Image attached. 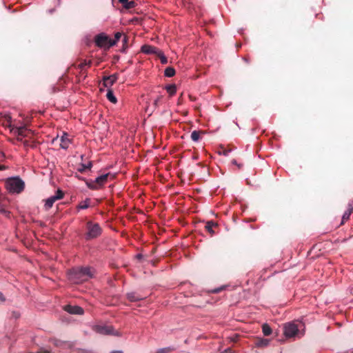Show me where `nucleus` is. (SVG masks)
Listing matches in <instances>:
<instances>
[{"mask_svg": "<svg viewBox=\"0 0 353 353\" xmlns=\"http://www.w3.org/2000/svg\"><path fill=\"white\" fill-rule=\"evenodd\" d=\"M172 351L170 347H165L159 349L157 353H170Z\"/></svg>", "mask_w": 353, "mask_h": 353, "instance_id": "obj_30", "label": "nucleus"}, {"mask_svg": "<svg viewBox=\"0 0 353 353\" xmlns=\"http://www.w3.org/2000/svg\"><path fill=\"white\" fill-rule=\"evenodd\" d=\"M127 40H128L127 37H125H125H123V43H126V42H127Z\"/></svg>", "mask_w": 353, "mask_h": 353, "instance_id": "obj_40", "label": "nucleus"}, {"mask_svg": "<svg viewBox=\"0 0 353 353\" xmlns=\"http://www.w3.org/2000/svg\"><path fill=\"white\" fill-rule=\"evenodd\" d=\"M94 272V270L90 267L77 268L70 270L68 278L74 283H80L92 278Z\"/></svg>", "mask_w": 353, "mask_h": 353, "instance_id": "obj_1", "label": "nucleus"}, {"mask_svg": "<svg viewBox=\"0 0 353 353\" xmlns=\"http://www.w3.org/2000/svg\"><path fill=\"white\" fill-rule=\"evenodd\" d=\"M24 183L19 178L8 179L6 183V189L10 192L19 193L24 189Z\"/></svg>", "mask_w": 353, "mask_h": 353, "instance_id": "obj_3", "label": "nucleus"}, {"mask_svg": "<svg viewBox=\"0 0 353 353\" xmlns=\"http://www.w3.org/2000/svg\"><path fill=\"white\" fill-rule=\"evenodd\" d=\"M353 211V205L352 204H349L347 210L344 212L342 217L341 224H343L344 222L347 221Z\"/></svg>", "mask_w": 353, "mask_h": 353, "instance_id": "obj_14", "label": "nucleus"}, {"mask_svg": "<svg viewBox=\"0 0 353 353\" xmlns=\"http://www.w3.org/2000/svg\"><path fill=\"white\" fill-rule=\"evenodd\" d=\"M128 1H129V0H119V1L121 4H123V6L124 4H125L126 3H128Z\"/></svg>", "mask_w": 353, "mask_h": 353, "instance_id": "obj_36", "label": "nucleus"}, {"mask_svg": "<svg viewBox=\"0 0 353 353\" xmlns=\"http://www.w3.org/2000/svg\"><path fill=\"white\" fill-rule=\"evenodd\" d=\"M222 353H232V350L231 348H227L225 350V351Z\"/></svg>", "mask_w": 353, "mask_h": 353, "instance_id": "obj_35", "label": "nucleus"}, {"mask_svg": "<svg viewBox=\"0 0 353 353\" xmlns=\"http://www.w3.org/2000/svg\"><path fill=\"white\" fill-rule=\"evenodd\" d=\"M112 353H123L121 351H113Z\"/></svg>", "mask_w": 353, "mask_h": 353, "instance_id": "obj_42", "label": "nucleus"}, {"mask_svg": "<svg viewBox=\"0 0 353 353\" xmlns=\"http://www.w3.org/2000/svg\"><path fill=\"white\" fill-rule=\"evenodd\" d=\"M94 42L96 46L99 48L108 49L115 45L114 41H110V38L104 33H101L95 36Z\"/></svg>", "mask_w": 353, "mask_h": 353, "instance_id": "obj_4", "label": "nucleus"}, {"mask_svg": "<svg viewBox=\"0 0 353 353\" xmlns=\"http://www.w3.org/2000/svg\"><path fill=\"white\" fill-rule=\"evenodd\" d=\"M0 213L3 214L6 216H9L10 212L7 211L4 206L0 203Z\"/></svg>", "mask_w": 353, "mask_h": 353, "instance_id": "obj_28", "label": "nucleus"}, {"mask_svg": "<svg viewBox=\"0 0 353 353\" xmlns=\"http://www.w3.org/2000/svg\"><path fill=\"white\" fill-rule=\"evenodd\" d=\"M5 169H6V166L5 165H0V170H3Z\"/></svg>", "mask_w": 353, "mask_h": 353, "instance_id": "obj_39", "label": "nucleus"}, {"mask_svg": "<svg viewBox=\"0 0 353 353\" xmlns=\"http://www.w3.org/2000/svg\"><path fill=\"white\" fill-rule=\"evenodd\" d=\"M70 142V141L68 139V135L66 134H64V135L62 136L61 138V148L63 149H67L69 147Z\"/></svg>", "mask_w": 353, "mask_h": 353, "instance_id": "obj_15", "label": "nucleus"}, {"mask_svg": "<svg viewBox=\"0 0 353 353\" xmlns=\"http://www.w3.org/2000/svg\"><path fill=\"white\" fill-rule=\"evenodd\" d=\"M299 332V328L294 322H289L284 325L283 333L285 337L291 338L295 336Z\"/></svg>", "mask_w": 353, "mask_h": 353, "instance_id": "obj_5", "label": "nucleus"}, {"mask_svg": "<svg viewBox=\"0 0 353 353\" xmlns=\"http://www.w3.org/2000/svg\"><path fill=\"white\" fill-rule=\"evenodd\" d=\"M127 299L131 302H137L143 299V297L136 292H132L126 294Z\"/></svg>", "mask_w": 353, "mask_h": 353, "instance_id": "obj_13", "label": "nucleus"}, {"mask_svg": "<svg viewBox=\"0 0 353 353\" xmlns=\"http://www.w3.org/2000/svg\"><path fill=\"white\" fill-rule=\"evenodd\" d=\"M108 176L109 174H102L98 176L94 181L87 182V185L90 189L97 190L107 182Z\"/></svg>", "mask_w": 353, "mask_h": 353, "instance_id": "obj_6", "label": "nucleus"}, {"mask_svg": "<svg viewBox=\"0 0 353 353\" xmlns=\"http://www.w3.org/2000/svg\"><path fill=\"white\" fill-rule=\"evenodd\" d=\"M157 56L161 60V63L162 64H166L168 63V59L167 57L164 55L163 52L160 50L159 52V53L157 54Z\"/></svg>", "mask_w": 353, "mask_h": 353, "instance_id": "obj_24", "label": "nucleus"}, {"mask_svg": "<svg viewBox=\"0 0 353 353\" xmlns=\"http://www.w3.org/2000/svg\"><path fill=\"white\" fill-rule=\"evenodd\" d=\"M117 74H114L108 77H104L103 79L104 86L107 88L112 86L114 83L117 81Z\"/></svg>", "mask_w": 353, "mask_h": 353, "instance_id": "obj_10", "label": "nucleus"}, {"mask_svg": "<svg viewBox=\"0 0 353 353\" xmlns=\"http://www.w3.org/2000/svg\"><path fill=\"white\" fill-rule=\"evenodd\" d=\"M222 290H223V288H215V289L212 290V292H213V293H218L220 291H221Z\"/></svg>", "mask_w": 353, "mask_h": 353, "instance_id": "obj_33", "label": "nucleus"}, {"mask_svg": "<svg viewBox=\"0 0 353 353\" xmlns=\"http://www.w3.org/2000/svg\"><path fill=\"white\" fill-rule=\"evenodd\" d=\"M141 256H142L141 254H138L137 255V258H141Z\"/></svg>", "mask_w": 353, "mask_h": 353, "instance_id": "obj_44", "label": "nucleus"}, {"mask_svg": "<svg viewBox=\"0 0 353 353\" xmlns=\"http://www.w3.org/2000/svg\"><path fill=\"white\" fill-rule=\"evenodd\" d=\"M136 6V3L134 1H128L125 4L123 5V7L127 9H131Z\"/></svg>", "mask_w": 353, "mask_h": 353, "instance_id": "obj_25", "label": "nucleus"}, {"mask_svg": "<svg viewBox=\"0 0 353 353\" xmlns=\"http://www.w3.org/2000/svg\"><path fill=\"white\" fill-rule=\"evenodd\" d=\"M232 164H236V161L235 160H234V159H233V160L232 161Z\"/></svg>", "mask_w": 353, "mask_h": 353, "instance_id": "obj_43", "label": "nucleus"}, {"mask_svg": "<svg viewBox=\"0 0 353 353\" xmlns=\"http://www.w3.org/2000/svg\"><path fill=\"white\" fill-rule=\"evenodd\" d=\"M262 331L265 336L270 335L272 332V328L267 323L263 325Z\"/></svg>", "mask_w": 353, "mask_h": 353, "instance_id": "obj_20", "label": "nucleus"}, {"mask_svg": "<svg viewBox=\"0 0 353 353\" xmlns=\"http://www.w3.org/2000/svg\"><path fill=\"white\" fill-rule=\"evenodd\" d=\"M107 99L112 103H116L117 100L112 90H108L106 94Z\"/></svg>", "mask_w": 353, "mask_h": 353, "instance_id": "obj_22", "label": "nucleus"}, {"mask_svg": "<svg viewBox=\"0 0 353 353\" xmlns=\"http://www.w3.org/2000/svg\"><path fill=\"white\" fill-rule=\"evenodd\" d=\"M22 137H18L17 136V140L19 141H22Z\"/></svg>", "mask_w": 353, "mask_h": 353, "instance_id": "obj_41", "label": "nucleus"}, {"mask_svg": "<svg viewBox=\"0 0 353 353\" xmlns=\"http://www.w3.org/2000/svg\"><path fill=\"white\" fill-rule=\"evenodd\" d=\"M164 74L165 77H172L175 74V70L172 67H168L165 70Z\"/></svg>", "mask_w": 353, "mask_h": 353, "instance_id": "obj_21", "label": "nucleus"}, {"mask_svg": "<svg viewBox=\"0 0 353 353\" xmlns=\"http://www.w3.org/2000/svg\"><path fill=\"white\" fill-rule=\"evenodd\" d=\"M92 64V61H86V60H83L78 65V67L80 68V69H83L84 66L85 65H88V66H90Z\"/></svg>", "mask_w": 353, "mask_h": 353, "instance_id": "obj_26", "label": "nucleus"}, {"mask_svg": "<svg viewBox=\"0 0 353 353\" xmlns=\"http://www.w3.org/2000/svg\"><path fill=\"white\" fill-rule=\"evenodd\" d=\"M122 36V34L119 32H116L114 34V39H110V41H114L115 42V44L118 42V41L121 39Z\"/></svg>", "mask_w": 353, "mask_h": 353, "instance_id": "obj_29", "label": "nucleus"}, {"mask_svg": "<svg viewBox=\"0 0 353 353\" xmlns=\"http://www.w3.org/2000/svg\"><path fill=\"white\" fill-rule=\"evenodd\" d=\"M77 352L78 353H92L91 351L90 350H85V349H81V348H78L77 349Z\"/></svg>", "mask_w": 353, "mask_h": 353, "instance_id": "obj_32", "label": "nucleus"}, {"mask_svg": "<svg viewBox=\"0 0 353 353\" xmlns=\"http://www.w3.org/2000/svg\"><path fill=\"white\" fill-rule=\"evenodd\" d=\"M87 169H90L92 167V162H90L88 165H86Z\"/></svg>", "mask_w": 353, "mask_h": 353, "instance_id": "obj_38", "label": "nucleus"}, {"mask_svg": "<svg viewBox=\"0 0 353 353\" xmlns=\"http://www.w3.org/2000/svg\"><path fill=\"white\" fill-rule=\"evenodd\" d=\"M86 170H87V167H86V165H85V164H81L77 169V170L81 173L84 172Z\"/></svg>", "mask_w": 353, "mask_h": 353, "instance_id": "obj_31", "label": "nucleus"}, {"mask_svg": "<svg viewBox=\"0 0 353 353\" xmlns=\"http://www.w3.org/2000/svg\"><path fill=\"white\" fill-rule=\"evenodd\" d=\"M63 196H64V193L61 190H58L57 191L55 195H54V196L56 198L57 200L61 199L63 197Z\"/></svg>", "mask_w": 353, "mask_h": 353, "instance_id": "obj_27", "label": "nucleus"}, {"mask_svg": "<svg viewBox=\"0 0 353 353\" xmlns=\"http://www.w3.org/2000/svg\"><path fill=\"white\" fill-rule=\"evenodd\" d=\"M87 232L85 234L86 240H91L99 236L102 232V229L99 223L88 221L86 223Z\"/></svg>", "mask_w": 353, "mask_h": 353, "instance_id": "obj_2", "label": "nucleus"}, {"mask_svg": "<svg viewBox=\"0 0 353 353\" xmlns=\"http://www.w3.org/2000/svg\"><path fill=\"white\" fill-rule=\"evenodd\" d=\"M90 199H86L85 201H81L79 205L77 206V208L79 209H81V210H84V209H87L89 208L90 206Z\"/></svg>", "mask_w": 353, "mask_h": 353, "instance_id": "obj_19", "label": "nucleus"}, {"mask_svg": "<svg viewBox=\"0 0 353 353\" xmlns=\"http://www.w3.org/2000/svg\"><path fill=\"white\" fill-rule=\"evenodd\" d=\"M159 51L160 50L157 48L150 45H143L141 47V52L148 54H154L157 55Z\"/></svg>", "mask_w": 353, "mask_h": 353, "instance_id": "obj_11", "label": "nucleus"}, {"mask_svg": "<svg viewBox=\"0 0 353 353\" xmlns=\"http://www.w3.org/2000/svg\"><path fill=\"white\" fill-rule=\"evenodd\" d=\"M270 342V340L268 339L256 338L254 341V344L256 347L264 348L269 345Z\"/></svg>", "mask_w": 353, "mask_h": 353, "instance_id": "obj_12", "label": "nucleus"}, {"mask_svg": "<svg viewBox=\"0 0 353 353\" xmlns=\"http://www.w3.org/2000/svg\"><path fill=\"white\" fill-rule=\"evenodd\" d=\"M214 226H216V223H214L212 221H208L207 222L205 228L211 235H213L214 234V232L212 228Z\"/></svg>", "mask_w": 353, "mask_h": 353, "instance_id": "obj_17", "label": "nucleus"}, {"mask_svg": "<svg viewBox=\"0 0 353 353\" xmlns=\"http://www.w3.org/2000/svg\"><path fill=\"white\" fill-rule=\"evenodd\" d=\"M94 330L101 334H114L113 327L108 325H97L94 327Z\"/></svg>", "mask_w": 353, "mask_h": 353, "instance_id": "obj_7", "label": "nucleus"}, {"mask_svg": "<svg viewBox=\"0 0 353 353\" xmlns=\"http://www.w3.org/2000/svg\"><path fill=\"white\" fill-rule=\"evenodd\" d=\"M57 201V200L56 199V198L54 196H52L49 197L48 199H47L46 200V203L44 205L45 210H48L49 209H50L52 207L54 202H56Z\"/></svg>", "mask_w": 353, "mask_h": 353, "instance_id": "obj_16", "label": "nucleus"}, {"mask_svg": "<svg viewBox=\"0 0 353 353\" xmlns=\"http://www.w3.org/2000/svg\"><path fill=\"white\" fill-rule=\"evenodd\" d=\"M201 134H204V132L203 131L194 130L191 133V139H192V140L194 141H198L199 140V139H200V135Z\"/></svg>", "mask_w": 353, "mask_h": 353, "instance_id": "obj_18", "label": "nucleus"}, {"mask_svg": "<svg viewBox=\"0 0 353 353\" xmlns=\"http://www.w3.org/2000/svg\"><path fill=\"white\" fill-rule=\"evenodd\" d=\"M6 301V299L1 292H0V301L4 302Z\"/></svg>", "mask_w": 353, "mask_h": 353, "instance_id": "obj_34", "label": "nucleus"}, {"mask_svg": "<svg viewBox=\"0 0 353 353\" xmlns=\"http://www.w3.org/2000/svg\"><path fill=\"white\" fill-rule=\"evenodd\" d=\"M12 132L18 137H28L29 134L32 133L31 130L26 126L14 128Z\"/></svg>", "mask_w": 353, "mask_h": 353, "instance_id": "obj_9", "label": "nucleus"}, {"mask_svg": "<svg viewBox=\"0 0 353 353\" xmlns=\"http://www.w3.org/2000/svg\"><path fill=\"white\" fill-rule=\"evenodd\" d=\"M165 89L170 96L174 95L176 92V87L174 84L166 86Z\"/></svg>", "mask_w": 353, "mask_h": 353, "instance_id": "obj_23", "label": "nucleus"}, {"mask_svg": "<svg viewBox=\"0 0 353 353\" xmlns=\"http://www.w3.org/2000/svg\"><path fill=\"white\" fill-rule=\"evenodd\" d=\"M64 310L72 314H83V309L77 305H66L64 306Z\"/></svg>", "mask_w": 353, "mask_h": 353, "instance_id": "obj_8", "label": "nucleus"}, {"mask_svg": "<svg viewBox=\"0 0 353 353\" xmlns=\"http://www.w3.org/2000/svg\"><path fill=\"white\" fill-rule=\"evenodd\" d=\"M23 145L25 147H28L30 145L29 142L28 141H24Z\"/></svg>", "mask_w": 353, "mask_h": 353, "instance_id": "obj_37", "label": "nucleus"}]
</instances>
